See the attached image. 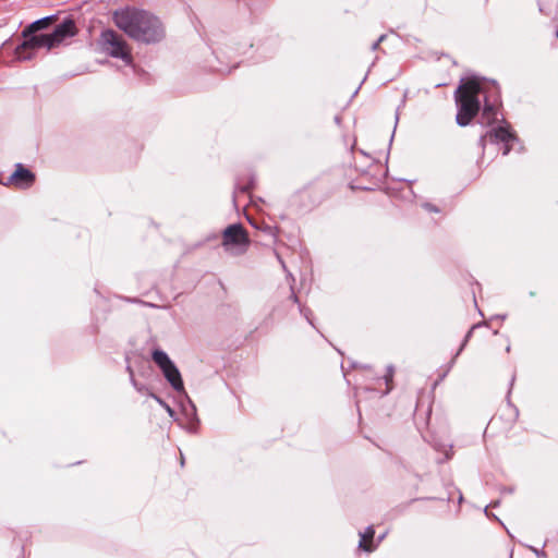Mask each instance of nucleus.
<instances>
[{
    "label": "nucleus",
    "instance_id": "6e6552de",
    "mask_svg": "<svg viewBox=\"0 0 558 558\" xmlns=\"http://www.w3.org/2000/svg\"><path fill=\"white\" fill-rule=\"evenodd\" d=\"M34 179V174L28 169L17 165L16 170L10 177V182L20 187H28L33 184Z\"/></svg>",
    "mask_w": 558,
    "mask_h": 558
},
{
    "label": "nucleus",
    "instance_id": "2eb2a0df",
    "mask_svg": "<svg viewBox=\"0 0 558 558\" xmlns=\"http://www.w3.org/2000/svg\"><path fill=\"white\" fill-rule=\"evenodd\" d=\"M301 312L303 313V315L305 316V318L308 320V323H310V324H312V320H311V318H310V316H308L307 311L301 310Z\"/></svg>",
    "mask_w": 558,
    "mask_h": 558
},
{
    "label": "nucleus",
    "instance_id": "9b49d317",
    "mask_svg": "<svg viewBox=\"0 0 558 558\" xmlns=\"http://www.w3.org/2000/svg\"><path fill=\"white\" fill-rule=\"evenodd\" d=\"M149 396L151 398H154L167 411V413L170 416L174 415V411L172 410V408L167 402H165L161 398H159L157 395H155L153 392H150Z\"/></svg>",
    "mask_w": 558,
    "mask_h": 558
},
{
    "label": "nucleus",
    "instance_id": "9d476101",
    "mask_svg": "<svg viewBox=\"0 0 558 558\" xmlns=\"http://www.w3.org/2000/svg\"><path fill=\"white\" fill-rule=\"evenodd\" d=\"M375 531L373 526H368L365 532L360 533V543L359 547L365 551H372L374 548L367 544V541L372 542L374 538Z\"/></svg>",
    "mask_w": 558,
    "mask_h": 558
},
{
    "label": "nucleus",
    "instance_id": "20e7f679",
    "mask_svg": "<svg viewBox=\"0 0 558 558\" xmlns=\"http://www.w3.org/2000/svg\"><path fill=\"white\" fill-rule=\"evenodd\" d=\"M250 245L247 232L240 223L230 225L222 233V246L233 255L246 252Z\"/></svg>",
    "mask_w": 558,
    "mask_h": 558
},
{
    "label": "nucleus",
    "instance_id": "1a4fd4ad",
    "mask_svg": "<svg viewBox=\"0 0 558 558\" xmlns=\"http://www.w3.org/2000/svg\"><path fill=\"white\" fill-rule=\"evenodd\" d=\"M497 120V109L494 105L485 102L482 113V123L492 124Z\"/></svg>",
    "mask_w": 558,
    "mask_h": 558
},
{
    "label": "nucleus",
    "instance_id": "f03ea898",
    "mask_svg": "<svg viewBox=\"0 0 558 558\" xmlns=\"http://www.w3.org/2000/svg\"><path fill=\"white\" fill-rule=\"evenodd\" d=\"M114 23L131 38L146 44L156 43L163 37L160 21L142 10L126 8L114 13Z\"/></svg>",
    "mask_w": 558,
    "mask_h": 558
},
{
    "label": "nucleus",
    "instance_id": "f8f14e48",
    "mask_svg": "<svg viewBox=\"0 0 558 558\" xmlns=\"http://www.w3.org/2000/svg\"><path fill=\"white\" fill-rule=\"evenodd\" d=\"M385 39V35H381L372 46V49L375 50L379 46V44Z\"/></svg>",
    "mask_w": 558,
    "mask_h": 558
},
{
    "label": "nucleus",
    "instance_id": "39448f33",
    "mask_svg": "<svg viewBox=\"0 0 558 558\" xmlns=\"http://www.w3.org/2000/svg\"><path fill=\"white\" fill-rule=\"evenodd\" d=\"M151 359L155 362V364L160 368L162 375L170 384V386L178 392L184 391V385L181 374L175 364L169 357V355L160 349H155L151 353Z\"/></svg>",
    "mask_w": 558,
    "mask_h": 558
},
{
    "label": "nucleus",
    "instance_id": "f3484780",
    "mask_svg": "<svg viewBox=\"0 0 558 558\" xmlns=\"http://www.w3.org/2000/svg\"><path fill=\"white\" fill-rule=\"evenodd\" d=\"M537 556L541 555L539 550L535 549V548H531Z\"/></svg>",
    "mask_w": 558,
    "mask_h": 558
},
{
    "label": "nucleus",
    "instance_id": "ddd939ff",
    "mask_svg": "<svg viewBox=\"0 0 558 558\" xmlns=\"http://www.w3.org/2000/svg\"><path fill=\"white\" fill-rule=\"evenodd\" d=\"M392 375H393V369H392V367H391V366H389V367H388V374L385 376V377H386V381L391 380Z\"/></svg>",
    "mask_w": 558,
    "mask_h": 558
},
{
    "label": "nucleus",
    "instance_id": "0eeeda50",
    "mask_svg": "<svg viewBox=\"0 0 558 558\" xmlns=\"http://www.w3.org/2000/svg\"><path fill=\"white\" fill-rule=\"evenodd\" d=\"M489 138L490 142L495 143H504V155H508L511 146L510 143L515 140L514 135L505 126H499L497 129H494L489 132H487L484 136L481 137L480 143L481 146L485 147L486 140Z\"/></svg>",
    "mask_w": 558,
    "mask_h": 558
},
{
    "label": "nucleus",
    "instance_id": "dca6fc26",
    "mask_svg": "<svg viewBox=\"0 0 558 558\" xmlns=\"http://www.w3.org/2000/svg\"><path fill=\"white\" fill-rule=\"evenodd\" d=\"M425 208H427L428 210L437 211V209L434 206L429 205V204H426Z\"/></svg>",
    "mask_w": 558,
    "mask_h": 558
},
{
    "label": "nucleus",
    "instance_id": "a211bd4d",
    "mask_svg": "<svg viewBox=\"0 0 558 558\" xmlns=\"http://www.w3.org/2000/svg\"><path fill=\"white\" fill-rule=\"evenodd\" d=\"M470 336H471V331H469V333L466 335V337H465V341H468V339L470 338Z\"/></svg>",
    "mask_w": 558,
    "mask_h": 558
},
{
    "label": "nucleus",
    "instance_id": "4468645a",
    "mask_svg": "<svg viewBox=\"0 0 558 558\" xmlns=\"http://www.w3.org/2000/svg\"><path fill=\"white\" fill-rule=\"evenodd\" d=\"M133 386L140 391L143 392L145 388L143 386H138L135 380L132 378Z\"/></svg>",
    "mask_w": 558,
    "mask_h": 558
},
{
    "label": "nucleus",
    "instance_id": "7ed1b4c3",
    "mask_svg": "<svg viewBox=\"0 0 558 558\" xmlns=\"http://www.w3.org/2000/svg\"><path fill=\"white\" fill-rule=\"evenodd\" d=\"M481 84L476 77L462 80L456 90V101L458 113L457 123L460 126L468 125L480 110L478 95L481 93Z\"/></svg>",
    "mask_w": 558,
    "mask_h": 558
},
{
    "label": "nucleus",
    "instance_id": "423d86ee",
    "mask_svg": "<svg viewBox=\"0 0 558 558\" xmlns=\"http://www.w3.org/2000/svg\"><path fill=\"white\" fill-rule=\"evenodd\" d=\"M104 49L113 58L122 59L125 64H132V56L126 43L113 31H105L101 34Z\"/></svg>",
    "mask_w": 558,
    "mask_h": 558
},
{
    "label": "nucleus",
    "instance_id": "f257e3e1",
    "mask_svg": "<svg viewBox=\"0 0 558 558\" xmlns=\"http://www.w3.org/2000/svg\"><path fill=\"white\" fill-rule=\"evenodd\" d=\"M53 21V16H46L33 22L23 31L25 40L15 49L19 60L27 61L34 58L35 51L41 48L50 50L60 46L65 39L76 34V26L73 20L66 19L57 25L50 34H36L46 28Z\"/></svg>",
    "mask_w": 558,
    "mask_h": 558
},
{
    "label": "nucleus",
    "instance_id": "aec40b11",
    "mask_svg": "<svg viewBox=\"0 0 558 558\" xmlns=\"http://www.w3.org/2000/svg\"><path fill=\"white\" fill-rule=\"evenodd\" d=\"M556 36H557V38H558V29H557Z\"/></svg>",
    "mask_w": 558,
    "mask_h": 558
},
{
    "label": "nucleus",
    "instance_id": "6ab92c4d",
    "mask_svg": "<svg viewBox=\"0 0 558 558\" xmlns=\"http://www.w3.org/2000/svg\"><path fill=\"white\" fill-rule=\"evenodd\" d=\"M292 298H293V300H294L295 302H298V296H296V295H294V294H293V295H292Z\"/></svg>",
    "mask_w": 558,
    "mask_h": 558
}]
</instances>
